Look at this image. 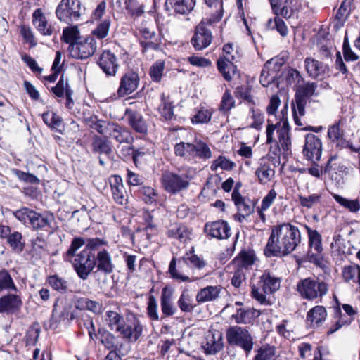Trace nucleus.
Returning <instances> with one entry per match:
<instances>
[{"instance_id": "nucleus-1", "label": "nucleus", "mask_w": 360, "mask_h": 360, "mask_svg": "<svg viewBox=\"0 0 360 360\" xmlns=\"http://www.w3.org/2000/svg\"><path fill=\"white\" fill-rule=\"evenodd\" d=\"M301 242L298 228L290 223L272 226L264 249L267 257L287 255L293 252Z\"/></svg>"}, {"instance_id": "nucleus-2", "label": "nucleus", "mask_w": 360, "mask_h": 360, "mask_svg": "<svg viewBox=\"0 0 360 360\" xmlns=\"http://www.w3.org/2000/svg\"><path fill=\"white\" fill-rule=\"evenodd\" d=\"M107 242L99 238H88L84 249L75 255L73 268L77 276L82 280H86L94 269V262L96 251Z\"/></svg>"}, {"instance_id": "nucleus-3", "label": "nucleus", "mask_w": 360, "mask_h": 360, "mask_svg": "<svg viewBox=\"0 0 360 360\" xmlns=\"http://www.w3.org/2000/svg\"><path fill=\"white\" fill-rule=\"evenodd\" d=\"M296 290L303 299L309 301L321 300L328 294L329 285L317 277H308L300 279L297 283Z\"/></svg>"}, {"instance_id": "nucleus-4", "label": "nucleus", "mask_w": 360, "mask_h": 360, "mask_svg": "<svg viewBox=\"0 0 360 360\" xmlns=\"http://www.w3.org/2000/svg\"><path fill=\"white\" fill-rule=\"evenodd\" d=\"M174 150L176 156L183 157L188 161L205 160L212 156L208 145L198 139H195L192 143L183 141L178 143L175 144Z\"/></svg>"}, {"instance_id": "nucleus-5", "label": "nucleus", "mask_w": 360, "mask_h": 360, "mask_svg": "<svg viewBox=\"0 0 360 360\" xmlns=\"http://www.w3.org/2000/svg\"><path fill=\"white\" fill-rule=\"evenodd\" d=\"M317 84L315 82H307L297 86L295 103H292V111L295 122L298 126H302V123L300 117L305 115V106L307 99L317 96Z\"/></svg>"}, {"instance_id": "nucleus-6", "label": "nucleus", "mask_w": 360, "mask_h": 360, "mask_svg": "<svg viewBox=\"0 0 360 360\" xmlns=\"http://www.w3.org/2000/svg\"><path fill=\"white\" fill-rule=\"evenodd\" d=\"M192 177L188 174L166 172L162 176V184L164 189L173 195L187 190Z\"/></svg>"}, {"instance_id": "nucleus-7", "label": "nucleus", "mask_w": 360, "mask_h": 360, "mask_svg": "<svg viewBox=\"0 0 360 360\" xmlns=\"http://www.w3.org/2000/svg\"><path fill=\"white\" fill-rule=\"evenodd\" d=\"M81 2L79 0H61L56 9V15L60 21L70 25L81 16Z\"/></svg>"}, {"instance_id": "nucleus-8", "label": "nucleus", "mask_w": 360, "mask_h": 360, "mask_svg": "<svg viewBox=\"0 0 360 360\" xmlns=\"http://www.w3.org/2000/svg\"><path fill=\"white\" fill-rule=\"evenodd\" d=\"M226 338L230 344L240 346L247 354L252 349V338L244 328L239 326L230 327L226 332Z\"/></svg>"}, {"instance_id": "nucleus-9", "label": "nucleus", "mask_w": 360, "mask_h": 360, "mask_svg": "<svg viewBox=\"0 0 360 360\" xmlns=\"http://www.w3.org/2000/svg\"><path fill=\"white\" fill-rule=\"evenodd\" d=\"M96 49V41L93 37H88L84 40L79 39L68 47L71 58L79 60L87 59L94 55Z\"/></svg>"}, {"instance_id": "nucleus-10", "label": "nucleus", "mask_w": 360, "mask_h": 360, "mask_svg": "<svg viewBox=\"0 0 360 360\" xmlns=\"http://www.w3.org/2000/svg\"><path fill=\"white\" fill-rule=\"evenodd\" d=\"M243 187L241 181L235 184L231 193V200L237 207L240 217L245 218L254 212L255 203L250 199H247L240 193Z\"/></svg>"}, {"instance_id": "nucleus-11", "label": "nucleus", "mask_w": 360, "mask_h": 360, "mask_svg": "<svg viewBox=\"0 0 360 360\" xmlns=\"http://www.w3.org/2000/svg\"><path fill=\"white\" fill-rule=\"evenodd\" d=\"M207 19H202L195 27L193 35L191 39V44L197 51L207 48L212 42L211 31L206 27Z\"/></svg>"}, {"instance_id": "nucleus-12", "label": "nucleus", "mask_w": 360, "mask_h": 360, "mask_svg": "<svg viewBox=\"0 0 360 360\" xmlns=\"http://www.w3.org/2000/svg\"><path fill=\"white\" fill-rule=\"evenodd\" d=\"M280 163L279 159L270 157H263L259 160V167L256 169L255 174L260 184L269 183L275 175V170L271 165L276 167Z\"/></svg>"}, {"instance_id": "nucleus-13", "label": "nucleus", "mask_w": 360, "mask_h": 360, "mask_svg": "<svg viewBox=\"0 0 360 360\" xmlns=\"http://www.w3.org/2000/svg\"><path fill=\"white\" fill-rule=\"evenodd\" d=\"M219 326H212L206 335V343L202 346L206 354H214L220 351L223 346V333Z\"/></svg>"}, {"instance_id": "nucleus-14", "label": "nucleus", "mask_w": 360, "mask_h": 360, "mask_svg": "<svg viewBox=\"0 0 360 360\" xmlns=\"http://www.w3.org/2000/svg\"><path fill=\"white\" fill-rule=\"evenodd\" d=\"M140 78L138 73L134 70L127 71L120 78L117 89L119 97H125L135 91L139 84Z\"/></svg>"}, {"instance_id": "nucleus-15", "label": "nucleus", "mask_w": 360, "mask_h": 360, "mask_svg": "<svg viewBox=\"0 0 360 360\" xmlns=\"http://www.w3.org/2000/svg\"><path fill=\"white\" fill-rule=\"evenodd\" d=\"M322 143L321 139L314 134H308L305 136L303 154L309 160L315 162L321 159Z\"/></svg>"}, {"instance_id": "nucleus-16", "label": "nucleus", "mask_w": 360, "mask_h": 360, "mask_svg": "<svg viewBox=\"0 0 360 360\" xmlns=\"http://www.w3.org/2000/svg\"><path fill=\"white\" fill-rule=\"evenodd\" d=\"M196 4V0H165L164 8L170 14L172 11L179 15H186L192 12Z\"/></svg>"}, {"instance_id": "nucleus-17", "label": "nucleus", "mask_w": 360, "mask_h": 360, "mask_svg": "<svg viewBox=\"0 0 360 360\" xmlns=\"http://www.w3.org/2000/svg\"><path fill=\"white\" fill-rule=\"evenodd\" d=\"M22 306L21 297L13 293H8L0 297V314H14L19 311Z\"/></svg>"}, {"instance_id": "nucleus-18", "label": "nucleus", "mask_w": 360, "mask_h": 360, "mask_svg": "<svg viewBox=\"0 0 360 360\" xmlns=\"http://www.w3.org/2000/svg\"><path fill=\"white\" fill-rule=\"evenodd\" d=\"M97 63L108 77L115 76L119 68L117 56L110 50L101 54Z\"/></svg>"}, {"instance_id": "nucleus-19", "label": "nucleus", "mask_w": 360, "mask_h": 360, "mask_svg": "<svg viewBox=\"0 0 360 360\" xmlns=\"http://www.w3.org/2000/svg\"><path fill=\"white\" fill-rule=\"evenodd\" d=\"M94 262V268H97V271H101L106 275L113 272L115 265L112 263L110 253L105 249H99L96 251Z\"/></svg>"}, {"instance_id": "nucleus-20", "label": "nucleus", "mask_w": 360, "mask_h": 360, "mask_svg": "<svg viewBox=\"0 0 360 360\" xmlns=\"http://www.w3.org/2000/svg\"><path fill=\"white\" fill-rule=\"evenodd\" d=\"M174 289L169 286H165L161 292L160 296V307L164 316H172L177 311L176 307L172 302Z\"/></svg>"}, {"instance_id": "nucleus-21", "label": "nucleus", "mask_w": 360, "mask_h": 360, "mask_svg": "<svg viewBox=\"0 0 360 360\" xmlns=\"http://www.w3.org/2000/svg\"><path fill=\"white\" fill-rule=\"evenodd\" d=\"M124 338L131 342H136L141 335L143 326L140 321L134 316L131 323H125L122 326L121 330H119Z\"/></svg>"}, {"instance_id": "nucleus-22", "label": "nucleus", "mask_w": 360, "mask_h": 360, "mask_svg": "<svg viewBox=\"0 0 360 360\" xmlns=\"http://www.w3.org/2000/svg\"><path fill=\"white\" fill-rule=\"evenodd\" d=\"M44 124L53 131L63 134L65 131V124L63 118L56 112L47 110L41 115Z\"/></svg>"}, {"instance_id": "nucleus-23", "label": "nucleus", "mask_w": 360, "mask_h": 360, "mask_svg": "<svg viewBox=\"0 0 360 360\" xmlns=\"http://www.w3.org/2000/svg\"><path fill=\"white\" fill-rule=\"evenodd\" d=\"M125 115L127 116L129 126L136 132L143 135L148 133V124L143 115L136 111L127 109Z\"/></svg>"}, {"instance_id": "nucleus-24", "label": "nucleus", "mask_w": 360, "mask_h": 360, "mask_svg": "<svg viewBox=\"0 0 360 360\" xmlns=\"http://www.w3.org/2000/svg\"><path fill=\"white\" fill-rule=\"evenodd\" d=\"M112 143L106 136H101L98 135H94L91 144V148L93 153L110 155L112 152Z\"/></svg>"}, {"instance_id": "nucleus-25", "label": "nucleus", "mask_w": 360, "mask_h": 360, "mask_svg": "<svg viewBox=\"0 0 360 360\" xmlns=\"http://www.w3.org/2000/svg\"><path fill=\"white\" fill-rule=\"evenodd\" d=\"M262 288L264 292L273 294L280 288L281 280L271 274L269 271H264L259 277L257 283Z\"/></svg>"}, {"instance_id": "nucleus-26", "label": "nucleus", "mask_w": 360, "mask_h": 360, "mask_svg": "<svg viewBox=\"0 0 360 360\" xmlns=\"http://www.w3.org/2000/svg\"><path fill=\"white\" fill-rule=\"evenodd\" d=\"M32 23L42 35L51 36L53 32L52 26L49 25L41 8L36 9L32 13Z\"/></svg>"}, {"instance_id": "nucleus-27", "label": "nucleus", "mask_w": 360, "mask_h": 360, "mask_svg": "<svg viewBox=\"0 0 360 360\" xmlns=\"http://www.w3.org/2000/svg\"><path fill=\"white\" fill-rule=\"evenodd\" d=\"M107 125L112 127L110 136L118 143H129L133 141L134 138L131 136V131L127 127L112 122L107 123Z\"/></svg>"}, {"instance_id": "nucleus-28", "label": "nucleus", "mask_w": 360, "mask_h": 360, "mask_svg": "<svg viewBox=\"0 0 360 360\" xmlns=\"http://www.w3.org/2000/svg\"><path fill=\"white\" fill-rule=\"evenodd\" d=\"M271 6L274 13L276 15H280L285 18H289L298 9L300 4L297 0H281L276 6Z\"/></svg>"}, {"instance_id": "nucleus-29", "label": "nucleus", "mask_w": 360, "mask_h": 360, "mask_svg": "<svg viewBox=\"0 0 360 360\" xmlns=\"http://www.w3.org/2000/svg\"><path fill=\"white\" fill-rule=\"evenodd\" d=\"M203 2L211 10L207 23L211 25L219 22L224 12L223 0H203Z\"/></svg>"}, {"instance_id": "nucleus-30", "label": "nucleus", "mask_w": 360, "mask_h": 360, "mask_svg": "<svg viewBox=\"0 0 360 360\" xmlns=\"http://www.w3.org/2000/svg\"><path fill=\"white\" fill-rule=\"evenodd\" d=\"M327 311L324 307L317 305L311 309L307 315V321L312 327L319 326L326 319Z\"/></svg>"}, {"instance_id": "nucleus-31", "label": "nucleus", "mask_w": 360, "mask_h": 360, "mask_svg": "<svg viewBox=\"0 0 360 360\" xmlns=\"http://www.w3.org/2000/svg\"><path fill=\"white\" fill-rule=\"evenodd\" d=\"M54 219L55 218L53 213L45 215L37 212L33 231L45 230L49 231L46 229L49 228L51 229L50 233H53L55 229L51 226V222L53 221Z\"/></svg>"}, {"instance_id": "nucleus-32", "label": "nucleus", "mask_w": 360, "mask_h": 360, "mask_svg": "<svg viewBox=\"0 0 360 360\" xmlns=\"http://www.w3.org/2000/svg\"><path fill=\"white\" fill-rule=\"evenodd\" d=\"M204 231L212 238L219 240L225 238L222 233H225V220L221 219L205 224Z\"/></svg>"}, {"instance_id": "nucleus-33", "label": "nucleus", "mask_w": 360, "mask_h": 360, "mask_svg": "<svg viewBox=\"0 0 360 360\" xmlns=\"http://www.w3.org/2000/svg\"><path fill=\"white\" fill-rule=\"evenodd\" d=\"M6 243L13 252L20 254L22 252L25 248V242L22 234L18 231H11L6 239Z\"/></svg>"}, {"instance_id": "nucleus-34", "label": "nucleus", "mask_w": 360, "mask_h": 360, "mask_svg": "<svg viewBox=\"0 0 360 360\" xmlns=\"http://www.w3.org/2000/svg\"><path fill=\"white\" fill-rule=\"evenodd\" d=\"M161 103L158 107V111L161 116L167 121L172 120L174 116V105L170 101L169 96H166L164 93L160 96Z\"/></svg>"}, {"instance_id": "nucleus-35", "label": "nucleus", "mask_w": 360, "mask_h": 360, "mask_svg": "<svg viewBox=\"0 0 360 360\" xmlns=\"http://www.w3.org/2000/svg\"><path fill=\"white\" fill-rule=\"evenodd\" d=\"M304 63L308 74L314 78L323 75L328 70L322 63L310 58H306Z\"/></svg>"}, {"instance_id": "nucleus-36", "label": "nucleus", "mask_w": 360, "mask_h": 360, "mask_svg": "<svg viewBox=\"0 0 360 360\" xmlns=\"http://www.w3.org/2000/svg\"><path fill=\"white\" fill-rule=\"evenodd\" d=\"M306 229L309 236V243L310 247L309 254H310L313 250H314L315 252L312 253V255L321 253L323 250L321 243L322 237L321 234L316 230H313L307 226H306Z\"/></svg>"}, {"instance_id": "nucleus-37", "label": "nucleus", "mask_w": 360, "mask_h": 360, "mask_svg": "<svg viewBox=\"0 0 360 360\" xmlns=\"http://www.w3.org/2000/svg\"><path fill=\"white\" fill-rule=\"evenodd\" d=\"M46 283L52 288L53 290L65 294L68 290V282L60 277L58 274L50 275L46 278Z\"/></svg>"}, {"instance_id": "nucleus-38", "label": "nucleus", "mask_w": 360, "mask_h": 360, "mask_svg": "<svg viewBox=\"0 0 360 360\" xmlns=\"http://www.w3.org/2000/svg\"><path fill=\"white\" fill-rule=\"evenodd\" d=\"M177 305L180 310L184 313H191L196 307L188 290H184L182 291L177 301Z\"/></svg>"}, {"instance_id": "nucleus-39", "label": "nucleus", "mask_w": 360, "mask_h": 360, "mask_svg": "<svg viewBox=\"0 0 360 360\" xmlns=\"http://www.w3.org/2000/svg\"><path fill=\"white\" fill-rule=\"evenodd\" d=\"M219 292L220 290L217 286H207L198 292L196 301L201 303L213 300L219 296Z\"/></svg>"}, {"instance_id": "nucleus-40", "label": "nucleus", "mask_w": 360, "mask_h": 360, "mask_svg": "<svg viewBox=\"0 0 360 360\" xmlns=\"http://www.w3.org/2000/svg\"><path fill=\"white\" fill-rule=\"evenodd\" d=\"M360 266L357 264L345 266L342 271V277L345 282L357 283Z\"/></svg>"}, {"instance_id": "nucleus-41", "label": "nucleus", "mask_w": 360, "mask_h": 360, "mask_svg": "<svg viewBox=\"0 0 360 360\" xmlns=\"http://www.w3.org/2000/svg\"><path fill=\"white\" fill-rule=\"evenodd\" d=\"M81 38L77 26H68L63 29L61 40L69 46L70 44H74Z\"/></svg>"}, {"instance_id": "nucleus-42", "label": "nucleus", "mask_w": 360, "mask_h": 360, "mask_svg": "<svg viewBox=\"0 0 360 360\" xmlns=\"http://www.w3.org/2000/svg\"><path fill=\"white\" fill-rule=\"evenodd\" d=\"M98 335L99 336L101 343L105 347V348L110 349H117L116 345V338L115 336L107 330L104 328H100L98 330Z\"/></svg>"}, {"instance_id": "nucleus-43", "label": "nucleus", "mask_w": 360, "mask_h": 360, "mask_svg": "<svg viewBox=\"0 0 360 360\" xmlns=\"http://www.w3.org/2000/svg\"><path fill=\"white\" fill-rule=\"evenodd\" d=\"M13 290L18 292V288L9 272L4 269L0 270V291Z\"/></svg>"}, {"instance_id": "nucleus-44", "label": "nucleus", "mask_w": 360, "mask_h": 360, "mask_svg": "<svg viewBox=\"0 0 360 360\" xmlns=\"http://www.w3.org/2000/svg\"><path fill=\"white\" fill-rule=\"evenodd\" d=\"M343 120H339L333 124L329 126L327 136L332 142H338L343 139L344 130L341 128Z\"/></svg>"}, {"instance_id": "nucleus-45", "label": "nucleus", "mask_w": 360, "mask_h": 360, "mask_svg": "<svg viewBox=\"0 0 360 360\" xmlns=\"http://www.w3.org/2000/svg\"><path fill=\"white\" fill-rule=\"evenodd\" d=\"M189 232L186 226L175 224L167 231V236L169 238H176L181 242H185L188 238Z\"/></svg>"}, {"instance_id": "nucleus-46", "label": "nucleus", "mask_w": 360, "mask_h": 360, "mask_svg": "<svg viewBox=\"0 0 360 360\" xmlns=\"http://www.w3.org/2000/svg\"><path fill=\"white\" fill-rule=\"evenodd\" d=\"M322 195L321 193H313L309 195H298L300 205L303 207L311 209L321 202Z\"/></svg>"}, {"instance_id": "nucleus-47", "label": "nucleus", "mask_w": 360, "mask_h": 360, "mask_svg": "<svg viewBox=\"0 0 360 360\" xmlns=\"http://www.w3.org/2000/svg\"><path fill=\"white\" fill-rule=\"evenodd\" d=\"M255 259V255L252 252H242L233 260L232 263L235 266L248 267L252 265Z\"/></svg>"}, {"instance_id": "nucleus-48", "label": "nucleus", "mask_w": 360, "mask_h": 360, "mask_svg": "<svg viewBox=\"0 0 360 360\" xmlns=\"http://www.w3.org/2000/svg\"><path fill=\"white\" fill-rule=\"evenodd\" d=\"M333 197L337 202L352 212H357L360 210V204L358 199L350 200L338 194H333Z\"/></svg>"}, {"instance_id": "nucleus-49", "label": "nucleus", "mask_w": 360, "mask_h": 360, "mask_svg": "<svg viewBox=\"0 0 360 360\" xmlns=\"http://www.w3.org/2000/svg\"><path fill=\"white\" fill-rule=\"evenodd\" d=\"M143 219L146 226L144 229L146 231V238L150 240L153 235L157 233V226L153 224V216L149 210H144L143 213Z\"/></svg>"}, {"instance_id": "nucleus-50", "label": "nucleus", "mask_w": 360, "mask_h": 360, "mask_svg": "<svg viewBox=\"0 0 360 360\" xmlns=\"http://www.w3.org/2000/svg\"><path fill=\"white\" fill-rule=\"evenodd\" d=\"M107 321H108V325L111 330L114 329V326H116L115 330L119 332L121 330L122 326L124 323L123 317L116 311H106Z\"/></svg>"}, {"instance_id": "nucleus-51", "label": "nucleus", "mask_w": 360, "mask_h": 360, "mask_svg": "<svg viewBox=\"0 0 360 360\" xmlns=\"http://www.w3.org/2000/svg\"><path fill=\"white\" fill-rule=\"evenodd\" d=\"M109 122L99 119L98 115H93L92 119H88L86 124L91 129L96 130L99 134H104L108 127L107 123Z\"/></svg>"}, {"instance_id": "nucleus-52", "label": "nucleus", "mask_w": 360, "mask_h": 360, "mask_svg": "<svg viewBox=\"0 0 360 360\" xmlns=\"http://www.w3.org/2000/svg\"><path fill=\"white\" fill-rule=\"evenodd\" d=\"M226 81L232 82L233 85L240 84V74L237 69V66L231 62H226Z\"/></svg>"}, {"instance_id": "nucleus-53", "label": "nucleus", "mask_w": 360, "mask_h": 360, "mask_svg": "<svg viewBox=\"0 0 360 360\" xmlns=\"http://www.w3.org/2000/svg\"><path fill=\"white\" fill-rule=\"evenodd\" d=\"M267 295H270L267 292H264L262 287L257 283V285H252L251 287V295L252 297L263 305H270L271 302L267 298Z\"/></svg>"}, {"instance_id": "nucleus-54", "label": "nucleus", "mask_w": 360, "mask_h": 360, "mask_svg": "<svg viewBox=\"0 0 360 360\" xmlns=\"http://www.w3.org/2000/svg\"><path fill=\"white\" fill-rule=\"evenodd\" d=\"M275 355V347L267 345L257 350L254 360H272Z\"/></svg>"}, {"instance_id": "nucleus-55", "label": "nucleus", "mask_w": 360, "mask_h": 360, "mask_svg": "<svg viewBox=\"0 0 360 360\" xmlns=\"http://www.w3.org/2000/svg\"><path fill=\"white\" fill-rule=\"evenodd\" d=\"M139 192L141 194L140 197L146 204H153L156 202L158 194L150 186H141Z\"/></svg>"}, {"instance_id": "nucleus-56", "label": "nucleus", "mask_w": 360, "mask_h": 360, "mask_svg": "<svg viewBox=\"0 0 360 360\" xmlns=\"http://www.w3.org/2000/svg\"><path fill=\"white\" fill-rule=\"evenodd\" d=\"M164 68V61L158 60L153 64L150 68L149 75L153 82H159L161 80Z\"/></svg>"}, {"instance_id": "nucleus-57", "label": "nucleus", "mask_w": 360, "mask_h": 360, "mask_svg": "<svg viewBox=\"0 0 360 360\" xmlns=\"http://www.w3.org/2000/svg\"><path fill=\"white\" fill-rule=\"evenodd\" d=\"M110 26V20L105 19L100 22L96 27L92 31V34L99 39H104L108 34Z\"/></svg>"}, {"instance_id": "nucleus-58", "label": "nucleus", "mask_w": 360, "mask_h": 360, "mask_svg": "<svg viewBox=\"0 0 360 360\" xmlns=\"http://www.w3.org/2000/svg\"><path fill=\"white\" fill-rule=\"evenodd\" d=\"M12 172L19 180L25 183L39 184L40 182L39 179L31 173L25 172L18 169H13Z\"/></svg>"}, {"instance_id": "nucleus-59", "label": "nucleus", "mask_w": 360, "mask_h": 360, "mask_svg": "<svg viewBox=\"0 0 360 360\" xmlns=\"http://www.w3.org/2000/svg\"><path fill=\"white\" fill-rule=\"evenodd\" d=\"M125 8L131 15L139 17L144 13V6L138 5L135 0H125Z\"/></svg>"}, {"instance_id": "nucleus-60", "label": "nucleus", "mask_w": 360, "mask_h": 360, "mask_svg": "<svg viewBox=\"0 0 360 360\" xmlns=\"http://www.w3.org/2000/svg\"><path fill=\"white\" fill-rule=\"evenodd\" d=\"M182 259L187 265L190 264L198 269L204 268L206 265V262L195 254L189 255V254L187 253L186 256L182 257Z\"/></svg>"}, {"instance_id": "nucleus-61", "label": "nucleus", "mask_w": 360, "mask_h": 360, "mask_svg": "<svg viewBox=\"0 0 360 360\" xmlns=\"http://www.w3.org/2000/svg\"><path fill=\"white\" fill-rule=\"evenodd\" d=\"M270 63L271 62L268 61L264 65L259 77V82L264 87L269 86V84H271L274 78V75H273V73H271L269 70V66Z\"/></svg>"}, {"instance_id": "nucleus-62", "label": "nucleus", "mask_w": 360, "mask_h": 360, "mask_svg": "<svg viewBox=\"0 0 360 360\" xmlns=\"http://www.w3.org/2000/svg\"><path fill=\"white\" fill-rule=\"evenodd\" d=\"M86 241L82 237H75L66 252V256L68 257H72L76 255V252L83 245H86Z\"/></svg>"}, {"instance_id": "nucleus-63", "label": "nucleus", "mask_w": 360, "mask_h": 360, "mask_svg": "<svg viewBox=\"0 0 360 360\" xmlns=\"http://www.w3.org/2000/svg\"><path fill=\"white\" fill-rule=\"evenodd\" d=\"M147 314L148 317L153 321H158L159 316L158 314V303L153 295L148 297Z\"/></svg>"}, {"instance_id": "nucleus-64", "label": "nucleus", "mask_w": 360, "mask_h": 360, "mask_svg": "<svg viewBox=\"0 0 360 360\" xmlns=\"http://www.w3.org/2000/svg\"><path fill=\"white\" fill-rule=\"evenodd\" d=\"M32 209H30L27 207H22L21 208L13 211V215L22 224H26V223H29L27 220L30 221V217L31 213L32 212Z\"/></svg>"}]
</instances>
